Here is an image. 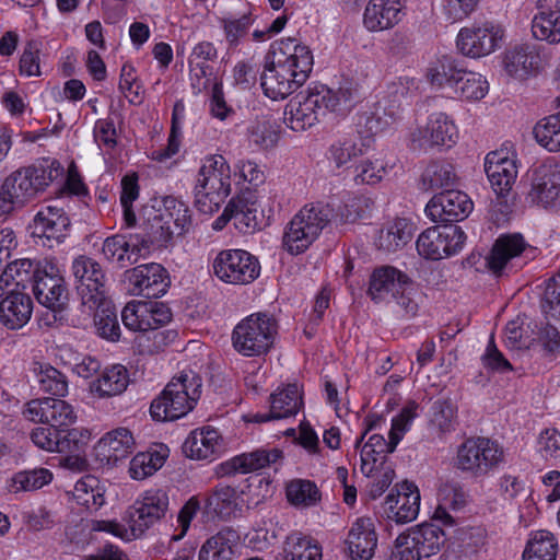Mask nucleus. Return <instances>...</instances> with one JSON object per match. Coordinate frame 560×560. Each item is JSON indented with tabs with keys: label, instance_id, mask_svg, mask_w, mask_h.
Instances as JSON below:
<instances>
[{
	"label": "nucleus",
	"instance_id": "obj_18",
	"mask_svg": "<svg viewBox=\"0 0 560 560\" xmlns=\"http://www.w3.org/2000/svg\"><path fill=\"white\" fill-rule=\"evenodd\" d=\"M71 221L61 199L43 205L33 219V235L60 244L68 236Z\"/></svg>",
	"mask_w": 560,
	"mask_h": 560
},
{
	"label": "nucleus",
	"instance_id": "obj_62",
	"mask_svg": "<svg viewBox=\"0 0 560 560\" xmlns=\"http://www.w3.org/2000/svg\"><path fill=\"white\" fill-rule=\"evenodd\" d=\"M541 308L547 317L560 319V281L556 277L547 282Z\"/></svg>",
	"mask_w": 560,
	"mask_h": 560
},
{
	"label": "nucleus",
	"instance_id": "obj_4",
	"mask_svg": "<svg viewBox=\"0 0 560 560\" xmlns=\"http://www.w3.org/2000/svg\"><path fill=\"white\" fill-rule=\"evenodd\" d=\"M201 395V378L194 373H180L174 377L150 407L153 419L176 420L195 407Z\"/></svg>",
	"mask_w": 560,
	"mask_h": 560
},
{
	"label": "nucleus",
	"instance_id": "obj_39",
	"mask_svg": "<svg viewBox=\"0 0 560 560\" xmlns=\"http://www.w3.org/2000/svg\"><path fill=\"white\" fill-rule=\"evenodd\" d=\"M463 70L456 59L450 56H442L430 63L427 69V79L432 86L453 91L458 83V77Z\"/></svg>",
	"mask_w": 560,
	"mask_h": 560
},
{
	"label": "nucleus",
	"instance_id": "obj_14",
	"mask_svg": "<svg viewBox=\"0 0 560 560\" xmlns=\"http://www.w3.org/2000/svg\"><path fill=\"white\" fill-rule=\"evenodd\" d=\"M458 130L453 119L445 113H433L424 126L410 132V144L413 150L428 151L435 147L451 148L457 142Z\"/></svg>",
	"mask_w": 560,
	"mask_h": 560
},
{
	"label": "nucleus",
	"instance_id": "obj_37",
	"mask_svg": "<svg viewBox=\"0 0 560 560\" xmlns=\"http://www.w3.org/2000/svg\"><path fill=\"white\" fill-rule=\"evenodd\" d=\"M413 234L412 223L404 218L387 222L380 231L375 244L378 249L392 253L407 245Z\"/></svg>",
	"mask_w": 560,
	"mask_h": 560
},
{
	"label": "nucleus",
	"instance_id": "obj_6",
	"mask_svg": "<svg viewBox=\"0 0 560 560\" xmlns=\"http://www.w3.org/2000/svg\"><path fill=\"white\" fill-rule=\"evenodd\" d=\"M278 335L276 318L267 313H255L242 319L232 334L233 347L245 357L266 354Z\"/></svg>",
	"mask_w": 560,
	"mask_h": 560
},
{
	"label": "nucleus",
	"instance_id": "obj_2",
	"mask_svg": "<svg viewBox=\"0 0 560 560\" xmlns=\"http://www.w3.org/2000/svg\"><path fill=\"white\" fill-rule=\"evenodd\" d=\"M348 205L341 209L337 199L305 205L288 223L282 237L283 248L291 255L304 253L332 221L351 222L357 219Z\"/></svg>",
	"mask_w": 560,
	"mask_h": 560
},
{
	"label": "nucleus",
	"instance_id": "obj_3",
	"mask_svg": "<svg viewBox=\"0 0 560 560\" xmlns=\"http://www.w3.org/2000/svg\"><path fill=\"white\" fill-rule=\"evenodd\" d=\"M197 209L211 214L218 211L231 194V167L221 154L203 158L195 185Z\"/></svg>",
	"mask_w": 560,
	"mask_h": 560
},
{
	"label": "nucleus",
	"instance_id": "obj_56",
	"mask_svg": "<svg viewBox=\"0 0 560 560\" xmlns=\"http://www.w3.org/2000/svg\"><path fill=\"white\" fill-rule=\"evenodd\" d=\"M386 168L378 160H364L354 167V182L359 185H375L382 180Z\"/></svg>",
	"mask_w": 560,
	"mask_h": 560
},
{
	"label": "nucleus",
	"instance_id": "obj_36",
	"mask_svg": "<svg viewBox=\"0 0 560 560\" xmlns=\"http://www.w3.org/2000/svg\"><path fill=\"white\" fill-rule=\"evenodd\" d=\"M238 536L231 528H223L201 546L198 560H233Z\"/></svg>",
	"mask_w": 560,
	"mask_h": 560
},
{
	"label": "nucleus",
	"instance_id": "obj_24",
	"mask_svg": "<svg viewBox=\"0 0 560 560\" xmlns=\"http://www.w3.org/2000/svg\"><path fill=\"white\" fill-rule=\"evenodd\" d=\"M282 451L279 448H258L220 464L217 468V474L221 477L234 474H249L269 467L282 459Z\"/></svg>",
	"mask_w": 560,
	"mask_h": 560
},
{
	"label": "nucleus",
	"instance_id": "obj_40",
	"mask_svg": "<svg viewBox=\"0 0 560 560\" xmlns=\"http://www.w3.org/2000/svg\"><path fill=\"white\" fill-rule=\"evenodd\" d=\"M129 373L121 364H115L103 371L101 376L92 382L91 392L100 397H112L124 393L129 384Z\"/></svg>",
	"mask_w": 560,
	"mask_h": 560
},
{
	"label": "nucleus",
	"instance_id": "obj_21",
	"mask_svg": "<svg viewBox=\"0 0 560 560\" xmlns=\"http://www.w3.org/2000/svg\"><path fill=\"white\" fill-rule=\"evenodd\" d=\"M420 508V492L408 481L400 483L397 493L387 494L382 505V516L396 524L409 523L418 516Z\"/></svg>",
	"mask_w": 560,
	"mask_h": 560
},
{
	"label": "nucleus",
	"instance_id": "obj_33",
	"mask_svg": "<svg viewBox=\"0 0 560 560\" xmlns=\"http://www.w3.org/2000/svg\"><path fill=\"white\" fill-rule=\"evenodd\" d=\"M136 441L127 428L107 432L97 443V450L108 463H117L133 453Z\"/></svg>",
	"mask_w": 560,
	"mask_h": 560
},
{
	"label": "nucleus",
	"instance_id": "obj_13",
	"mask_svg": "<svg viewBox=\"0 0 560 560\" xmlns=\"http://www.w3.org/2000/svg\"><path fill=\"white\" fill-rule=\"evenodd\" d=\"M215 276L226 283L247 284L260 272L255 256L243 249H228L219 253L213 262Z\"/></svg>",
	"mask_w": 560,
	"mask_h": 560
},
{
	"label": "nucleus",
	"instance_id": "obj_58",
	"mask_svg": "<svg viewBox=\"0 0 560 560\" xmlns=\"http://www.w3.org/2000/svg\"><path fill=\"white\" fill-rule=\"evenodd\" d=\"M162 466V458L153 459L151 454L139 453L130 462L129 474L132 479L142 480L153 475Z\"/></svg>",
	"mask_w": 560,
	"mask_h": 560
},
{
	"label": "nucleus",
	"instance_id": "obj_12",
	"mask_svg": "<svg viewBox=\"0 0 560 560\" xmlns=\"http://www.w3.org/2000/svg\"><path fill=\"white\" fill-rule=\"evenodd\" d=\"M72 273L82 303L89 308L102 304L107 296L106 276L101 265L88 256H79L72 262Z\"/></svg>",
	"mask_w": 560,
	"mask_h": 560
},
{
	"label": "nucleus",
	"instance_id": "obj_11",
	"mask_svg": "<svg viewBox=\"0 0 560 560\" xmlns=\"http://www.w3.org/2000/svg\"><path fill=\"white\" fill-rule=\"evenodd\" d=\"M168 506L170 497L165 490L149 489L129 508L126 520L132 526L133 533L142 536L165 516Z\"/></svg>",
	"mask_w": 560,
	"mask_h": 560
},
{
	"label": "nucleus",
	"instance_id": "obj_9",
	"mask_svg": "<svg viewBox=\"0 0 560 560\" xmlns=\"http://www.w3.org/2000/svg\"><path fill=\"white\" fill-rule=\"evenodd\" d=\"M444 532L439 525L424 523L396 538L399 560H420L435 555L444 544Z\"/></svg>",
	"mask_w": 560,
	"mask_h": 560
},
{
	"label": "nucleus",
	"instance_id": "obj_22",
	"mask_svg": "<svg viewBox=\"0 0 560 560\" xmlns=\"http://www.w3.org/2000/svg\"><path fill=\"white\" fill-rule=\"evenodd\" d=\"M375 523L371 517H358L345 539L346 552L351 560H371L377 547Z\"/></svg>",
	"mask_w": 560,
	"mask_h": 560
},
{
	"label": "nucleus",
	"instance_id": "obj_23",
	"mask_svg": "<svg viewBox=\"0 0 560 560\" xmlns=\"http://www.w3.org/2000/svg\"><path fill=\"white\" fill-rule=\"evenodd\" d=\"M527 198L544 208L556 205L560 199V163L542 164L534 171Z\"/></svg>",
	"mask_w": 560,
	"mask_h": 560
},
{
	"label": "nucleus",
	"instance_id": "obj_54",
	"mask_svg": "<svg viewBox=\"0 0 560 560\" xmlns=\"http://www.w3.org/2000/svg\"><path fill=\"white\" fill-rule=\"evenodd\" d=\"M39 389L54 396L63 397L68 393V382L66 376L57 369L48 365L40 366L37 374Z\"/></svg>",
	"mask_w": 560,
	"mask_h": 560
},
{
	"label": "nucleus",
	"instance_id": "obj_64",
	"mask_svg": "<svg viewBox=\"0 0 560 560\" xmlns=\"http://www.w3.org/2000/svg\"><path fill=\"white\" fill-rule=\"evenodd\" d=\"M60 431L51 427H38L31 432L32 442L47 452H60Z\"/></svg>",
	"mask_w": 560,
	"mask_h": 560
},
{
	"label": "nucleus",
	"instance_id": "obj_46",
	"mask_svg": "<svg viewBox=\"0 0 560 560\" xmlns=\"http://www.w3.org/2000/svg\"><path fill=\"white\" fill-rule=\"evenodd\" d=\"M456 96L468 101L481 100L488 92V82L479 73L463 70L458 83L452 91Z\"/></svg>",
	"mask_w": 560,
	"mask_h": 560
},
{
	"label": "nucleus",
	"instance_id": "obj_44",
	"mask_svg": "<svg viewBox=\"0 0 560 560\" xmlns=\"http://www.w3.org/2000/svg\"><path fill=\"white\" fill-rule=\"evenodd\" d=\"M92 310H95L94 323L98 336L109 341L119 340L120 327L117 319V310L115 305L107 300V296L102 304Z\"/></svg>",
	"mask_w": 560,
	"mask_h": 560
},
{
	"label": "nucleus",
	"instance_id": "obj_1",
	"mask_svg": "<svg viewBox=\"0 0 560 560\" xmlns=\"http://www.w3.org/2000/svg\"><path fill=\"white\" fill-rule=\"evenodd\" d=\"M314 60L310 48L294 38L277 43L266 57L260 85L266 96L283 100L307 80Z\"/></svg>",
	"mask_w": 560,
	"mask_h": 560
},
{
	"label": "nucleus",
	"instance_id": "obj_42",
	"mask_svg": "<svg viewBox=\"0 0 560 560\" xmlns=\"http://www.w3.org/2000/svg\"><path fill=\"white\" fill-rule=\"evenodd\" d=\"M558 541L555 535L548 530H536L523 553L524 560H556Z\"/></svg>",
	"mask_w": 560,
	"mask_h": 560
},
{
	"label": "nucleus",
	"instance_id": "obj_59",
	"mask_svg": "<svg viewBox=\"0 0 560 560\" xmlns=\"http://www.w3.org/2000/svg\"><path fill=\"white\" fill-rule=\"evenodd\" d=\"M479 0H444L443 14L447 22L456 23L468 18Z\"/></svg>",
	"mask_w": 560,
	"mask_h": 560
},
{
	"label": "nucleus",
	"instance_id": "obj_19",
	"mask_svg": "<svg viewBox=\"0 0 560 560\" xmlns=\"http://www.w3.org/2000/svg\"><path fill=\"white\" fill-rule=\"evenodd\" d=\"M472 208L474 203L465 192L447 189L432 197L425 213L434 222H455L466 219Z\"/></svg>",
	"mask_w": 560,
	"mask_h": 560
},
{
	"label": "nucleus",
	"instance_id": "obj_49",
	"mask_svg": "<svg viewBox=\"0 0 560 560\" xmlns=\"http://www.w3.org/2000/svg\"><path fill=\"white\" fill-rule=\"evenodd\" d=\"M365 144H358L351 137L336 140L328 149V159L340 168L365 153Z\"/></svg>",
	"mask_w": 560,
	"mask_h": 560
},
{
	"label": "nucleus",
	"instance_id": "obj_52",
	"mask_svg": "<svg viewBox=\"0 0 560 560\" xmlns=\"http://www.w3.org/2000/svg\"><path fill=\"white\" fill-rule=\"evenodd\" d=\"M422 180L428 188H444L454 185L456 174L451 163L435 161L428 165L422 175Z\"/></svg>",
	"mask_w": 560,
	"mask_h": 560
},
{
	"label": "nucleus",
	"instance_id": "obj_53",
	"mask_svg": "<svg viewBox=\"0 0 560 560\" xmlns=\"http://www.w3.org/2000/svg\"><path fill=\"white\" fill-rule=\"evenodd\" d=\"M457 406L451 399H439L431 407V424L441 433L455 430Z\"/></svg>",
	"mask_w": 560,
	"mask_h": 560
},
{
	"label": "nucleus",
	"instance_id": "obj_41",
	"mask_svg": "<svg viewBox=\"0 0 560 560\" xmlns=\"http://www.w3.org/2000/svg\"><path fill=\"white\" fill-rule=\"evenodd\" d=\"M273 416L279 419L295 416L303 406L302 394L296 384L277 389L270 395Z\"/></svg>",
	"mask_w": 560,
	"mask_h": 560
},
{
	"label": "nucleus",
	"instance_id": "obj_63",
	"mask_svg": "<svg viewBox=\"0 0 560 560\" xmlns=\"http://www.w3.org/2000/svg\"><path fill=\"white\" fill-rule=\"evenodd\" d=\"M537 446L545 459H560V432L556 429L544 430L539 434Z\"/></svg>",
	"mask_w": 560,
	"mask_h": 560
},
{
	"label": "nucleus",
	"instance_id": "obj_48",
	"mask_svg": "<svg viewBox=\"0 0 560 560\" xmlns=\"http://www.w3.org/2000/svg\"><path fill=\"white\" fill-rule=\"evenodd\" d=\"M287 498L293 505L313 506L320 501L322 495L315 482L295 479L287 487Z\"/></svg>",
	"mask_w": 560,
	"mask_h": 560
},
{
	"label": "nucleus",
	"instance_id": "obj_5",
	"mask_svg": "<svg viewBox=\"0 0 560 560\" xmlns=\"http://www.w3.org/2000/svg\"><path fill=\"white\" fill-rule=\"evenodd\" d=\"M334 102L326 86L300 92L285 105L283 121L293 131H304L331 113Z\"/></svg>",
	"mask_w": 560,
	"mask_h": 560
},
{
	"label": "nucleus",
	"instance_id": "obj_60",
	"mask_svg": "<svg viewBox=\"0 0 560 560\" xmlns=\"http://www.w3.org/2000/svg\"><path fill=\"white\" fill-rule=\"evenodd\" d=\"M42 44L31 40L24 47L20 59V72L27 77L40 75L39 55Z\"/></svg>",
	"mask_w": 560,
	"mask_h": 560
},
{
	"label": "nucleus",
	"instance_id": "obj_10",
	"mask_svg": "<svg viewBox=\"0 0 560 560\" xmlns=\"http://www.w3.org/2000/svg\"><path fill=\"white\" fill-rule=\"evenodd\" d=\"M466 241L464 231L454 224L432 226L423 231L417 238V250L420 256L439 260L459 252Z\"/></svg>",
	"mask_w": 560,
	"mask_h": 560
},
{
	"label": "nucleus",
	"instance_id": "obj_57",
	"mask_svg": "<svg viewBox=\"0 0 560 560\" xmlns=\"http://www.w3.org/2000/svg\"><path fill=\"white\" fill-rule=\"evenodd\" d=\"M63 432L66 434L59 438L60 453H79L91 439L90 431L84 428H66Z\"/></svg>",
	"mask_w": 560,
	"mask_h": 560
},
{
	"label": "nucleus",
	"instance_id": "obj_17",
	"mask_svg": "<svg viewBox=\"0 0 560 560\" xmlns=\"http://www.w3.org/2000/svg\"><path fill=\"white\" fill-rule=\"evenodd\" d=\"M132 295L156 299L168 288L166 270L160 264L140 265L125 272Z\"/></svg>",
	"mask_w": 560,
	"mask_h": 560
},
{
	"label": "nucleus",
	"instance_id": "obj_26",
	"mask_svg": "<svg viewBox=\"0 0 560 560\" xmlns=\"http://www.w3.org/2000/svg\"><path fill=\"white\" fill-rule=\"evenodd\" d=\"M409 277L400 270L383 266L373 271L370 278L369 295L376 302L388 301L407 288Z\"/></svg>",
	"mask_w": 560,
	"mask_h": 560
},
{
	"label": "nucleus",
	"instance_id": "obj_51",
	"mask_svg": "<svg viewBox=\"0 0 560 560\" xmlns=\"http://www.w3.org/2000/svg\"><path fill=\"white\" fill-rule=\"evenodd\" d=\"M52 475L48 469L40 468L15 474L9 485L10 492L34 491L51 481Z\"/></svg>",
	"mask_w": 560,
	"mask_h": 560
},
{
	"label": "nucleus",
	"instance_id": "obj_16",
	"mask_svg": "<svg viewBox=\"0 0 560 560\" xmlns=\"http://www.w3.org/2000/svg\"><path fill=\"white\" fill-rule=\"evenodd\" d=\"M502 38L503 30L500 26L485 22L460 28L456 46L464 56L480 58L493 52Z\"/></svg>",
	"mask_w": 560,
	"mask_h": 560
},
{
	"label": "nucleus",
	"instance_id": "obj_30",
	"mask_svg": "<svg viewBox=\"0 0 560 560\" xmlns=\"http://www.w3.org/2000/svg\"><path fill=\"white\" fill-rule=\"evenodd\" d=\"M42 267L43 262L26 258L8 264L0 276V299L4 295L5 290L16 289L24 292L28 284L33 285Z\"/></svg>",
	"mask_w": 560,
	"mask_h": 560
},
{
	"label": "nucleus",
	"instance_id": "obj_8",
	"mask_svg": "<svg viewBox=\"0 0 560 560\" xmlns=\"http://www.w3.org/2000/svg\"><path fill=\"white\" fill-rule=\"evenodd\" d=\"M191 224L188 206L174 196L163 197L161 205L147 219L151 243H167L174 235H182Z\"/></svg>",
	"mask_w": 560,
	"mask_h": 560
},
{
	"label": "nucleus",
	"instance_id": "obj_50",
	"mask_svg": "<svg viewBox=\"0 0 560 560\" xmlns=\"http://www.w3.org/2000/svg\"><path fill=\"white\" fill-rule=\"evenodd\" d=\"M248 139L260 149L275 147L279 139L277 122L267 117L256 119L248 128Z\"/></svg>",
	"mask_w": 560,
	"mask_h": 560
},
{
	"label": "nucleus",
	"instance_id": "obj_20",
	"mask_svg": "<svg viewBox=\"0 0 560 560\" xmlns=\"http://www.w3.org/2000/svg\"><path fill=\"white\" fill-rule=\"evenodd\" d=\"M32 291L39 304L50 308L60 310L68 299L65 279L56 265L44 261Z\"/></svg>",
	"mask_w": 560,
	"mask_h": 560
},
{
	"label": "nucleus",
	"instance_id": "obj_31",
	"mask_svg": "<svg viewBox=\"0 0 560 560\" xmlns=\"http://www.w3.org/2000/svg\"><path fill=\"white\" fill-rule=\"evenodd\" d=\"M35 197L27 176L16 170L4 179L0 188V212L8 213L15 206L22 207Z\"/></svg>",
	"mask_w": 560,
	"mask_h": 560
},
{
	"label": "nucleus",
	"instance_id": "obj_7",
	"mask_svg": "<svg viewBox=\"0 0 560 560\" xmlns=\"http://www.w3.org/2000/svg\"><path fill=\"white\" fill-rule=\"evenodd\" d=\"M504 460V451L498 442L488 438L466 439L458 447L454 466L476 478L488 476Z\"/></svg>",
	"mask_w": 560,
	"mask_h": 560
},
{
	"label": "nucleus",
	"instance_id": "obj_15",
	"mask_svg": "<svg viewBox=\"0 0 560 560\" xmlns=\"http://www.w3.org/2000/svg\"><path fill=\"white\" fill-rule=\"evenodd\" d=\"M23 417L35 423H47L58 431H66V428L74 424L77 412L66 400L44 397L27 401L24 405Z\"/></svg>",
	"mask_w": 560,
	"mask_h": 560
},
{
	"label": "nucleus",
	"instance_id": "obj_55",
	"mask_svg": "<svg viewBox=\"0 0 560 560\" xmlns=\"http://www.w3.org/2000/svg\"><path fill=\"white\" fill-rule=\"evenodd\" d=\"M528 348L537 350L546 357H556L560 354V334L557 328L547 324L539 328Z\"/></svg>",
	"mask_w": 560,
	"mask_h": 560
},
{
	"label": "nucleus",
	"instance_id": "obj_34",
	"mask_svg": "<svg viewBox=\"0 0 560 560\" xmlns=\"http://www.w3.org/2000/svg\"><path fill=\"white\" fill-rule=\"evenodd\" d=\"M221 450V436L215 429L202 428L194 430L185 440L183 451L192 459H208Z\"/></svg>",
	"mask_w": 560,
	"mask_h": 560
},
{
	"label": "nucleus",
	"instance_id": "obj_25",
	"mask_svg": "<svg viewBox=\"0 0 560 560\" xmlns=\"http://www.w3.org/2000/svg\"><path fill=\"white\" fill-rule=\"evenodd\" d=\"M4 298L0 302V322L8 329H20L31 319L33 301L31 296L21 290H5Z\"/></svg>",
	"mask_w": 560,
	"mask_h": 560
},
{
	"label": "nucleus",
	"instance_id": "obj_29",
	"mask_svg": "<svg viewBox=\"0 0 560 560\" xmlns=\"http://www.w3.org/2000/svg\"><path fill=\"white\" fill-rule=\"evenodd\" d=\"M540 56L532 44H521L506 50L503 59L505 71L516 79H525L540 68Z\"/></svg>",
	"mask_w": 560,
	"mask_h": 560
},
{
	"label": "nucleus",
	"instance_id": "obj_61",
	"mask_svg": "<svg viewBox=\"0 0 560 560\" xmlns=\"http://www.w3.org/2000/svg\"><path fill=\"white\" fill-rule=\"evenodd\" d=\"M119 90L131 104H140L142 98L140 96V85L137 84L136 69L130 63H125L121 67Z\"/></svg>",
	"mask_w": 560,
	"mask_h": 560
},
{
	"label": "nucleus",
	"instance_id": "obj_45",
	"mask_svg": "<svg viewBox=\"0 0 560 560\" xmlns=\"http://www.w3.org/2000/svg\"><path fill=\"white\" fill-rule=\"evenodd\" d=\"M73 497L79 504L89 510H97L105 503L101 482L92 475H86L75 482Z\"/></svg>",
	"mask_w": 560,
	"mask_h": 560
},
{
	"label": "nucleus",
	"instance_id": "obj_28",
	"mask_svg": "<svg viewBox=\"0 0 560 560\" xmlns=\"http://www.w3.org/2000/svg\"><path fill=\"white\" fill-rule=\"evenodd\" d=\"M485 172L494 191L499 195L508 192L517 176L515 161L510 159L508 152L493 151L487 154Z\"/></svg>",
	"mask_w": 560,
	"mask_h": 560
},
{
	"label": "nucleus",
	"instance_id": "obj_38",
	"mask_svg": "<svg viewBox=\"0 0 560 560\" xmlns=\"http://www.w3.org/2000/svg\"><path fill=\"white\" fill-rule=\"evenodd\" d=\"M283 560H322V547L311 536L302 533L290 534L283 542Z\"/></svg>",
	"mask_w": 560,
	"mask_h": 560
},
{
	"label": "nucleus",
	"instance_id": "obj_35",
	"mask_svg": "<svg viewBox=\"0 0 560 560\" xmlns=\"http://www.w3.org/2000/svg\"><path fill=\"white\" fill-rule=\"evenodd\" d=\"M22 175L27 176L31 188L37 196L55 180L63 175L62 165L55 159H43L30 166L19 168Z\"/></svg>",
	"mask_w": 560,
	"mask_h": 560
},
{
	"label": "nucleus",
	"instance_id": "obj_47",
	"mask_svg": "<svg viewBox=\"0 0 560 560\" xmlns=\"http://www.w3.org/2000/svg\"><path fill=\"white\" fill-rule=\"evenodd\" d=\"M536 141L550 152L560 151V115L540 119L533 130Z\"/></svg>",
	"mask_w": 560,
	"mask_h": 560
},
{
	"label": "nucleus",
	"instance_id": "obj_27",
	"mask_svg": "<svg viewBox=\"0 0 560 560\" xmlns=\"http://www.w3.org/2000/svg\"><path fill=\"white\" fill-rule=\"evenodd\" d=\"M400 0H370L363 14V24L370 32H381L398 24L404 15Z\"/></svg>",
	"mask_w": 560,
	"mask_h": 560
},
{
	"label": "nucleus",
	"instance_id": "obj_32",
	"mask_svg": "<svg viewBox=\"0 0 560 560\" xmlns=\"http://www.w3.org/2000/svg\"><path fill=\"white\" fill-rule=\"evenodd\" d=\"M526 247L524 237L521 234L501 235L492 246L487 260L488 268L497 276H500L508 262L520 256Z\"/></svg>",
	"mask_w": 560,
	"mask_h": 560
},
{
	"label": "nucleus",
	"instance_id": "obj_43",
	"mask_svg": "<svg viewBox=\"0 0 560 560\" xmlns=\"http://www.w3.org/2000/svg\"><path fill=\"white\" fill-rule=\"evenodd\" d=\"M532 33L538 40L560 43V10L537 12L532 20Z\"/></svg>",
	"mask_w": 560,
	"mask_h": 560
}]
</instances>
